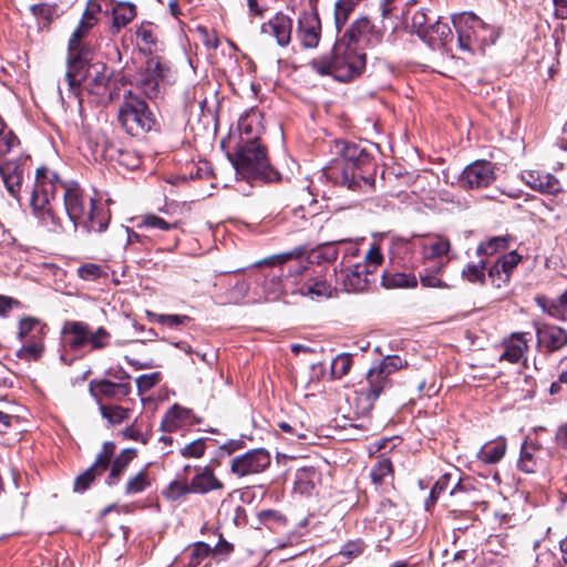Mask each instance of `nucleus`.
<instances>
[{
	"mask_svg": "<svg viewBox=\"0 0 567 567\" xmlns=\"http://www.w3.org/2000/svg\"><path fill=\"white\" fill-rule=\"evenodd\" d=\"M331 153L334 158L322 169V175L333 184L347 186L351 190H370L374 179L358 175L357 168L367 164L370 158L367 151L357 143L334 141Z\"/></svg>",
	"mask_w": 567,
	"mask_h": 567,
	"instance_id": "1",
	"label": "nucleus"
},
{
	"mask_svg": "<svg viewBox=\"0 0 567 567\" xmlns=\"http://www.w3.org/2000/svg\"><path fill=\"white\" fill-rule=\"evenodd\" d=\"M69 188L59 176L45 167L38 168L35 184L31 196V206L40 223L52 233H60L63 229L56 207L61 200L56 195L64 197V190Z\"/></svg>",
	"mask_w": 567,
	"mask_h": 567,
	"instance_id": "2",
	"label": "nucleus"
},
{
	"mask_svg": "<svg viewBox=\"0 0 567 567\" xmlns=\"http://www.w3.org/2000/svg\"><path fill=\"white\" fill-rule=\"evenodd\" d=\"M130 78L131 74L126 70L120 79L115 80L124 82L122 83V87L114 89L111 93V99L113 96L123 97V103L118 109L117 120L128 134L140 135L153 128L155 117L147 104L137 95L133 94V83Z\"/></svg>",
	"mask_w": 567,
	"mask_h": 567,
	"instance_id": "3",
	"label": "nucleus"
},
{
	"mask_svg": "<svg viewBox=\"0 0 567 567\" xmlns=\"http://www.w3.org/2000/svg\"><path fill=\"white\" fill-rule=\"evenodd\" d=\"M311 68L321 75H332L340 82H347L361 74L365 68V54L358 51L352 43L339 42L332 54L315 59Z\"/></svg>",
	"mask_w": 567,
	"mask_h": 567,
	"instance_id": "4",
	"label": "nucleus"
},
{
	"mask_svg": "<svg viewBox=\"0 0 567 567\" xmlns=\"http://www.w3.org/2000/svg\"><path fill=\"white\" fill-rule=\"evenodd\" d=\"M460 49L468 52L482 51L496 41L498 33L493 25L471 12L453 17Z\"/></svg>",
	"mask_w": 567,
	"mask_h": 567,
	"instance_id": "5",
	"label": "nucleus"
},
{
	"mask_svg": "<svg viewBox=\"0 0 567 567\" xmlns=\"http://www.w3.org/2000/svg\"><path fill=\"white\" fill-rule=\"evenodd\" d=\"M230 161L243 178H262L270 181L272 171L270 168L266 148L255 140L239 143Z\"/></svg>",
	"mask_w": 567,
	"mask_h": 567,
	"instance_id": "6",
	"label": "nucleus"
},
{
	"mask_svg": "<svg viewBox=\"0 0 567 567\" xmlns=\"http://www.w3.org/2000/svg\"><path fill=\"white\" fill-rule=\"evenodd\" d=\"M62 203L64 212L74 228L83 226L89 230H103L104 223L99 218L100 210L96 207V200L90 198L86 203L78 185H69V188L64 190Z\"/></svg>",
	"mask_w": 567,
	"mask_h": 567,
	"instance_id": "7",
	"label": "nucleus"
},
{
	"mask_svg": "<svg viewBox=\"0 0 567 567\" xmlns=\"http://www.w3.org/2000/svg\"><path fill=\"white\" fill-rule=\"evenodd\" d=\"M93 27L94 25H92L91 22L81 19L79 25L70 37L68 44V70L65 79L72 90L79 85V70L92 59L90 49L82 45V39Z\"/></svg>",
	"mask_w": 567,
	"mask_h": 567,
	"instance_id": "8",
	"label": "nucleus"
},
{
	"mask_svg": "<svg viewBox=\"0 0 567 567\" xmlns=\"http://www.w3.org/2000/svg\"><path fill=\"white\" fill-rule=\"evenodd\" d=\"M93 27L94 25H92L91 22L81 19L79 25L70 37L68 44V70L65 79L72 90L79 85V70L92 59L90 49L82 45V39Z\"/></svg>",
	"mask_w": 567,
	"mask_h": 567,
	"instance_id": "9",
	"label": "nucleus"
},
{
	"mask_svg": "<svg viewBox=\"0 0 567 567\" xmlns=\"http://www.w3.org/2000/svg\"><path fill=\"white\" fill-rule=\"evenodd\" d=\"M93 27L94 25H92L91 22L81 19L79 25L70 37L68 44V70L65 79L72 90L79 85V70L92 59L90 49L82 45V39Z\"/></svg>",
	"mask_w": 567,
	"mask_h": 567,
	"instance_id": "10",
	"label": "nucleus"
},
{
	"mask_svg": "<svg viewBox=\"0 0 567 567\" xmlns=\"http://www.w3.org/2000/svg\"><path fill=\"white\" fill-rule=\"evenodd\" d=\"M63 344L71 350L78 351L85 346L92 350L104 347L106 331L100 327L93 331L90 326L82 321H66L61 330Z\"/></svg>",
	"mask_w": 567,
	"mask_h": 567,
	"instance_id": "11",
	"label": "nucleus"
},
{
	"mask_svg": "<svg viewBox=\"0 0 567 567\" xmlns=\"http://www.w3.org/2000/svg\"><path fill=\"white\" fill-rule=\"evenodd\" d=\"M414 247L421 255L422 264L430 261L446 266L451 260L452 244L450 239L440 234H426L415 237Z\"/></svg>",
	"mask_w": 567,
	"mask_h": 567,
	"instance_id": "12",
	"label": "nucleus"
},
{
	"mask_svg": "<svg viewBox=\"0 0 567 567\" xmlns=\"http://www.w3.org/2000/svg\"><path fill=\"white\" fill-rule=\"evenodd\" d=\"M169 68L158 56L150 58L144 69L135 76L134 86L141 90L148 99L157 97L162 91Z\"/></svg>",
	"mask_w": 567,
	"mask_h": 567,
	"instance_id": "13",
	"label": "nucleus"
},
{
	"mask_svg": "<svg viewBox=\"0 0 567 567\" xmlns=\"http://www.w3.org/2000/svg\"><path fill=\"white\" fill-rule=\"evenodd\" d=\"M270 454L264 449L251 450L231 461L230 471L238 477L259 474L270 465Z\"/></svg>",
	"mask_w": 567,
	"mask_h": 567,
	"instance_id": "14",
	"label": "nucleus"
},
{
	"mask_svg": "<svg viewBox=\"0 0 567 567\" xmlns=\"http://www.w3.org/2000/svg\"><path fill=\"white\" fill-rule=\"evenodd\" d=\"M493 164L487 161H476L462 172L460 185L463 188H481L488 186L495 179Z\"/></svg>",
	"mask_w": 567,
	"mask_h": 567,
	"instance_id": "15",
	"label": "nucleus"
},
{
	"mask_svg": "<svg viewBox=\"0 0 567 567\" xmlns=\"http://www.w3.org/2000/svg\"><path fill=\"white\" fill-rule=\"evenodd\" d=\"M260 32L264 37L274 39L279 47H287L291 41L292 20L284 13H277L262 23Z\"/></svg>",
	"mask_w": 567,
	"mask_h": 567,
	"instance_id": "16",
	"label": "nucleus"
},
{
	"mask_svg": "<svg viewBox=\"0 0 567 567\" xmlns=\"http://www.w3.org/2000/svg\"><path fill=\"white\" fill-rule=\"evenodd\" d=\"M297 35L307 49H313L319 44L321 35V22L317 13L303 12L298 18Z\"/></svg>",
	"mask_w": 567,
	"mask_h": 567,
	"instance_id": "17",
	"label": "nucleus"
},
{
	"mask_svg": "<svg viewBox=\"0 0 567 567\" xmlns=\"http://www.w3.org/2000/svg\"><path fill=\"white\" fill-rule=\"evenodd\" d=\"M427 4L429 0L423 2L413 0L412 3H408L406 16L410 17L411 28L420 39H422L423 35H426L429 25L436 20L435 14L432 13V10Z\"/></svg>",
	"mask_w": 567,
	"mask_h": 567,
	"instance_id": "18",
	"label": "nucleus"
},
{
	"mask_svg": "<svg viewBox=\"0 0 567 567\" xmlns=\"http://www.w3.org/2000/svg\"><path fill=\"white\" fill-rule=\"evenodd\" d=\"M106 471V442L102 444V450L99 453L95 462L85 470L82 474L76 476L73 484V491L75 493L86 492L95 480L103 475Z\"/></svg>",
	"mask_w": 567,
	"mask_h": 567,
	"instance_id": "19",
	"label": "nucleus"
},
{
	"mask_svg": "<svg viewBox=\"0 0 567 567\" xmlns=\"http://www.w3.org/2000/svg\"><path fill=\"white\" fill-rule=\"evenodd\" d=\"M135 41L138 50L144 54H153L161 49L159 29L150 21H143L136 27Z\"/></svg>",
	"mask_w": 567,
	"mask_h": 567,
	"instance_id": "20",
	"label": "nucleus"
},
{
	"mask_svg": "<svg viewBox=\"0 0 567 567\" xmlns=\"http://www.w3.org/2000/svg\"><path fill=\"white\" fill-rule=\"evenodd\" d=\"M343 285L348 291H362L364 290L370 281L372 269L368 265L361 262L348 267L343 272Z\"/></svg>",
	"mask_w": 567,
	"mask_h": 567,
	"instance_id": "21",
	"label": "nucleus"
},
{
	"mask_svg": "<svg viewBox=\"0 0 567 567\" xmlns=\"http://www.w3.org/2000/svg\"><path fill=\"white\" fill-rule=\"evenodd\" d=\"M238 131L240 133V142L255 140L259 142V135L264 131L262 114L256 110L250 109L238 121Z\"/></svg>",
	"mask_w": 567,
	"mask_h": 567,
	"instance_id": "22",
	"label": "nucleus"
},
{
	"mask_svg": "<svg viewBox=\"0 0 567 567\" xmlns=\"http://www.w3.org/2000/svg\"><path fill=\"white\" fill-rule=\"evenodd\" d=\"M527 334L526 332H516L505 339L503 341L504 351L499 355V361H507L509 363L519 362L528 350Z\"/></svg>",
	"mask_w": 567,
	"mask_h": 567,
	"instance_id": "23",
	"label": "nucleus"
},
{
	"mask_svg": "<svg viewBox=\"0 0 567 567\" xmlns=\"http://www.w3.org/2000/svg\"><path fill=\"white\" fill-rule=\"evenodd\" d=\"M364 392L369 400H377L381 393L391 386L390 377L379 367L372 365L365 375Z\"/></svg>",
	"mask_w": 567,
	"mask_h": 567,
	"instance_id": "24",
	"label": "nucleus"
},
{
	"mask_svg": "<svg viewBox=\"0 0 567 567\" xmlns=\"http://www.w3.org/2000/svg\"><path fill=\"white\" fill-rule=\"evenodd\" d=\"M0 175L6 188L12 196L20 192L23 169L17 159H0Z\"/></svg>",
	"mask_w": 567,
	"mask_h": 567,
	"instance_id": "25",
	"label": "nucleus"
},
{
	"mask_svg": "<svg viewBox=\"0 0 567 567\" xmlns=\"http://www.w3.org/2000/svg\"><path fill=\"white\" fill-rule=\"evenodd\" d=\"M537 341L550 351L561 349L567 344V332L557 326L544 324L536 329Z\"/></svg>",
	"mask_w": 567,
	"mask_h": 567,
	"instance_id": "26",
	"label": "nucleus"
},
{
	"mask_svg": "<svg viewBox=\"0 0 567 567\" xmlns=\"http://www.w3.org/2000/svg\"><path fill=\"white\" fill-rule=\"evenodd\" d=\"M526 184L538 192L555 194L559 190V182L549 173L528 171L523 174Z\"/></svg>",
	"mask_w": 567,
	"mask_h": 567,
	"instance_id": "27",
	"label": "nucleus"
},
{
	"mask_svg": "<svg viewBox=\"0 0 567 567\" xmlns=\"http://www.w3.org/2000/svg\"><path fill=\"white\" fill-rule=\"evenodd\" d=\"M426 31V35H423L422 40L433 49L444 47L453 38L449 24L442 23L439 19L430 24Z\"/></svg>",
	"mask_w": 567,
	"mask_h": 567,
	"instance_id": "28",
	"label": "nucleus"
},
{
	"mask_svg": "<svg viewBox=\"0 0 567 567\" xmlns=\"http://www.w3.org/2000/svg\"><path fill=\"white\" fill-rule=\"evenodd\" d=\"M223 483L215 477L213 471L208 467L199 468L198 473L192 478V493L206 494L210 491L221 489Z\"/></svg>",
	"mask_w": 567,
	"mask_h": 567,
	"instance_id": "29",
	"label": "nucleus"
},
{
	"mask_svg": "<svg viewBox=\"0 0 567 567\" xmlns=\"http://www.w3.org/2000/svg\"><path fill=\"white\" fill-rule=\"evenodd\" d=\"M192 423V411L175 404L165 414L162 427L166 432H174Z\"/></svg>",
	"mask_w": 567,
	"mask_h": 567,
	"instance_id": "30",
	"label": "nucleus"
},
{
	"mask_svg": "<svg viewBox=\"0 0 567 567\" xmlns=\"http://www.w3.org/2000/svg\"><path fill=\"white\" fill-rule=\"evenodd\" d=\"M299 293L312 300L329 298L331 287L322 276L308 278L298 289Z\"/></svg>",
	"mask_w": 567,
	"mask_h": 567,
	"instance_id": "31",
	"label": "nucleus"
},
{
	"mask_svg": "<svg viewBox=\"0 0 567 567\" xmlns=\"http://www.w3.org/2000/svg\"><path fill=\"white\" fill-rule=\"evenodd\" d=\"M537 305L549 316L559 319H567V290L555 299L539 297L536 299Z\"/></svg>",
	"mask_w": 567,
	"mask_h": 567,
	"instance_id": "32",
	"label": "nucleus"
},
{
	"mask_svg": "<svg viewBox=\"0 0 567 567\" xmlns=\"http://www.w3.org/2000/svg\"><path fill=\"white\" fill-rule=\"evenodd\" d=\"M505 452L506 441L504 437H499L483 445L477 453V457L485 464H495L503 458Z\"/></svg>",
	"mask_w": 567,
	"mask_h": 567,
	"instance_id": "33",
	"label": "nucleus"
},
{
	"mask_svg": "<svg viewBox=\"0 0 567 567\" xmlns=\"http://www.w3.org/2000/svg\"><path fill=\"white\" fill-rule=\"evenodd\" d=\"M22 347L17 350V357L24 361H38L44 352V338L20 340Z\"/></svg>",
	"mask_w": 567,
	"mask_h": 567,
	"instance_id": "34",
	"label": "nucleus"
},
{
	"mask_svg": "<svg viewBox=\"0 0 567 567\" xmlns=\"http://www.w3.org/2000/svg\"><path fill=\"white\" fill-rule=\"evenodd\" d=\"M112 29L118 32L121 28L127 25L136 17V7L131 2H117L112 8Z\"/></svg>",
	"mask_w": 567,
	"mask_h": 567,
	"instance_id": "35",
	"label": "nucleus"
},
{
	"mask_svg": "<svg viewBox=\"0 0 567 567\" xmlns=\"http://www.w3.org/2000/svg\"><path fill=\"white\" fill-rule=\"evenodd\" d=\"M47 334V326L42 323L39 319L27 317L20 320L18 328V339H29L38 337L44 338Z\"/></svg>",
	"mask_w": 567,
	"mask_h": 567,
	"instance_id": "36",
	"label": "nucleus"
},
{
	"mask_svg": "<svg viewBox=\"0 0 567 567\" xmlns=\"http://www.w3.org/2000/svg\"><path fill=\"white\" fill-rule=\"evenodd\" d=\"M449 493L461 504L475 502V488L468 480H455Z\"/></svg>",
	"mask_w": 567,
	"mask_h": 567,
	"instance_id": "37",
	"label": "nucleus"
},
{
	"mask_svg": "<svg viewBox=\"0 0 567 567\" xmlns=\"http://www.w3.org/2000/svg\"><path fill=\"white\" fill-rule=\"evenodd\" d=\"M395 0H379V9L381 13V23L384 30L394 31L398 25L399 12L393 4Z\"/></svg>",
	"mask_w": 567,
	"mask_h": 567,
	"instance_id": "38",
	"label": "nucleus"
},
{
	"mask_svg": "<svg viewBox=\"0 0 567 567\" xmlns=\"http://www.w3.org/2000/svg\"><path fill=\"white\" fill-rule=\"evenodd\" d=\"M363 0H337L334 3V22L340 30L349 20L350 14Z\"/></svg>",
	"mask_w": 567,
	"mask_h": 567,
	"instance_id": "39",
	"label": "nucleus"
},
{
	"mask_svg": "<svg viewBox=\"0 0 567 567\" xmlns=\"http://www.w3.org/2000/svg\"><path fill=\"white\" fill-rule=\"evenodd\" d=\"M383 286L385 288H415L417 286V279L413 274H388L382 278Z\"/></svg>",
	"mask_w": 567,
	"mask_h": 567,
	"instance_id": "40",
	"label": "nucleus"
},
{
	"mask_svg": "<svg viewBox=\"0 0 567 567\" xmlns=\"http://www.w3.org/2000/svg\"><path fill=\"white\" fill-rule=\"evenodd\" d=\"M136 456V450L134 449H124L112 463L111 471L109 473V478L111 480H120L122 474L126 471L128 464Z\"/></svg>",
	"mask_w": 567,
	"mask_h": 567,
	"instance_id": "41",
	"label": "nucleus"
},
{
	"mask_svg": "<svg viewBox=\"0 0 567 567\" xmlns=\"http://www.w3.org/2000/svg\"><path fill=\"white\" fill-rule=\"evenodd\" d=\"M151 485L150 474L146 470H142L126 482L124 492L126 495H134L146 491Z\"/></svg>",
	"mask_w": 567,
	"mask_h": 567,
	"instance_id": "42",
	"label": "nucleus"
},
{
	"mask_svg": "<svg viewBox=\"0 0 567 567\" xmlns=\"http://www.w3.org/2000/svg\"><path fill=\"white\" fill-rule=\"evenodd\" d=\"M445 266L435 265L433 269H425L420 272L421 285L425 288H447V285L440 278Z\"/></svg>",
	"mask_w": 567,
	"mask_h": 567,
	"instance_id": "43",
	"label": "nucleus"
},
{
	"mask_svg": "<svg viewBox=\"0 0 567 567\" xmlns=\"http://www.w3.org/2000/svg\"><path fill=\"white\" fill-rule=\"evenodd\" d=\"M536 447L528 442H524L520 450V456L518 460V467L525 473H534L537 467V462L534 457Z\"/></svg>",
	"mask_w": 567,
	"mask_h": 567,
	"instance_id": "44",
	"label": "nucleus"
},
{
	"mask_svg": "<svg viewBox=\"0 0 567 567\" xmlns=\"http://www.w3.org/2000/svg\"><path fill=\"white\" fill-rule=\"evenodd\" d=\"M534 548L539 549L536 555V567H560V561L556 555L546 546H542L540 542L536 540Z\"/></svg>",
	"mask_w": 567,
	"mask_h": 567,
	"instance_id": "45",
	"label": "nucleus"
},
{
	"mask_svg": "<svg viewBox=\"0 0 567 567\" xmlns=\"http://www.w3.org/2000/svg\"><path fill=\"white\" fill-rule=\"evenodd\" d=\"M508 239L509 238L507 236H499L481 243L477 247V254L487 256L494 255L498 250L508 247Z\"/></svg>",
	"mask_w": 567,
	"mask_h": 567,
	"instance_id": "46",
	"label": "nucleus"
},
{
	"mask_svg": "<svg viewBox=\"0 0 567 567\" xmlns=\"http://www.w3.org/2000/svg\"><path fill=\"white\" fill-rule=\"evenodd\" d=\"M146 316L152 320L163 326L178 327L184 326L190 321V318L185 315H157L146 311Z\"/></svg>",
	"mask_w": 567,
	"mask_h": 567,
	"instance_id": "47",
	"label": "nucleus"
},
{
	"mask_svg": "<svg viewBox=\"0 0 567 567\" xmlns=\"http://www.w3.org/2000/svg\"><path fill=\"white\" fill-rule=\"evenodd\" d=\"M352 365V358L348 353L338 354L331 362V375L333 379H341Z\"/></svg>",
	"mask_w": 567,
	"mask_h": 567,
	"instance_id": "48",
	"label": "nucleus"
},
{
	"mask_svg": "<svg viewBox=\"0 0 567 567\" xmlns=\"http://www.w3.org/2000/svg\"><path fill=\"white\" fill-rule=\"evenodd\" d=\"M392 474V464L389 458L380 460L371 470V478L375 485L384 483L385 477Z\"/></svg>",
	"mask_w": 567,
	"mask_h": 567,
	"instance_id": "49",
	"label": "nucleus"
},
{
	"mask_svg": "<svg viewBox=\"0 0 567 567\" xmlns=\"http://www.w3.org/2000/svg\"><path fill=\"white\" fill-rule=\"evenodd\" d=\"M486 264L485 261H480L478 264L467 265L463 271L462 276L464 279L472 284H484L485 280V270Z\"/></svg>",
	"mask_w": 567,
	"mask_h": 567,
	"instance_id": "50",
	"label": "nucleus"
},
{
	"mask_svg": "<svg viewBox=\"0 0 567 567\" xmlns=\"http://www.w3.org/2000/svg\"><path fill=\"white\" fill-rule=\"evenodd\" d=\"M140 228H158L162 230H169L172 228H176L177 224H169L163 218L154 215V214H146L141 216V221L138 224Z\"/></svg>",
	"mask_w": 567,
	"mask_h": 567,
	"instance_id": "51",
	"label": "nucleus"
},
{
	"mask_svg": "<svg viewBox=\"0 0 567 567\" xmlns=\"http://www.w3.org/2000/svg\"><path fill=\"white\" fill-rule=\"evenodd\" d=\"M192 493L190 484L183 481H173L164 491L163 495L167 499L176 501L184 495Z\"/></svg>",
	"mask_w": 567,
	"mask_h": 567,
	"instance_id": "52",
	"label": "nucleus"
},
{
	"mask_svg": "<svg viewBox=\"0 0 567 567\" xmlns=\"http://www.w3.org/2000/svg\"><path fill=\"white\" fill-rule=\"evenodd\" d=\"M90 392L100 406L102 417L106 419V404L103 402L104 395H106V380L92 381Z\"/></svg>",
	"mask_w": 567,
	"mask_h": 567,
	"instance_id": "53",
	"label": "nucleus"
},
{
	"mask_svg": "<svg viewBox=\"0 0 567 567\" xmlns=\"http://www.w3.org/2000/svg\"><path fill=\"white\" fill-rule=\"evenodd\" d=\"M78 276L87 281H95L103 276V268L93 262H86L81 265L78 270Z\"/></svg>",
	"mask_w": 567,
	"mask_h": 567,
	"instance_id": "54",
	"label": "nucleus"
},
{
	"mask_svg": "<svg viewBox=\"0 0 567 567\" xmlns=\"http://www.w3.org/2000/svg\"><path fill=\"white\" fill-rule=\"evenodd\" d=\"M378 364L389 377L408 365L406 361L399 355H385Z\"/></svg>",
	"mask_w": 567,
	"mask_h": 567,
	"instance_id": "55",
	"label": "nucleus"
},
{
	"mask_svg": "<svg viewBox=\"0 0 567 567\" xmlns=\"http://www.w3.org/2000/svg\"><path fill=\"white\" fill-rule=\"evenodd\" d=\"M131 420L130 409L109 404V423L120 424L122 422H128Z\"/></svg>",
	"mask_w": 567,
	"mask_h": 567,
	"instance_id": "56",
	"label": "nucleus"
},
{
	"mask_svg": "<svg viewBox=\"0 0 567 567\" xmlns=\"http://www.w3.org/2000/svg\"><path fill=\"white\" fill-rule=\"evenodd\" d=\"M317 477V473L313 468H301L297 472V484L302 492H308L309 488L313 487V480Z\"/></svg>",
	"mask_w": 567,
	"mask_h": 567,
	"instance_id": "57",
	"label": "nucleus"
},
{
	"mask_svg": "<svg viewBox=\"0 0 567 567\" xmlns=\"http://www.w3.org/2000/svg\"><path fill=\"white\" fill-rule=\"evenodd\" d=\"M102 1L103 0H89L82 19L91 22L92 25H95L99 21V16L102 12Z\"/></svg>",
	"mask_w": 567,
	"mask_h": 567,
	"instance_id": "58",
	"label": "nucleus"
},
{
	"mask_svg": "<svg viewBox=\"0 0 567 567\" xmlns=\"http://www.w3.org/2000/svg\"><path fill=\"white\" fill-rule=\"evenodd\" d=\"M19 146V140L12 131H8L0 136V157H4Z\"/></svg>",
	"mask_w": 567,
	"mask_h": 567,
	"instance_id": "59",
	"label": "nucleus"
},
{
	"mask_svg": "<svg viewBox=\"0 0 567 567\" xmlns=\"http://www.w3.org/2000/svg\"><path fill=\"white\" fill-rule=\"evenodd\" d=\"M520 260L522 257L513 250L499 258L496 264H498L503 272H507L511 276L513 269L520 262Z\"/></svg>",
	"mask_w": 567,
	"mask_h": 567,
	"instance_id": "60",
	"label": "nucleus"
},
{
	"mask_svg": "<svg viewBox=\"0 0 567 567\" xmlns=\"http://www.w3.org/2000/svg\"><path fill=\"white\" fill-rule=\"evenodd\" d=\"M363 548L364 545L361 540H349L342 546L339 554L350 560L360 556Z\"/></svg>",
	"mask_w": 567,
	"mask_h": 567,
	"instance_id": "61",
	"label": "nucleus"
},
{
	"mask_svg": "<svg viewBox=\"0 0 567 567\" xmlns=\"http://www.w3.org/2000/svg\"><path fill=\"white\" fill-rule=\"evenodd\" d=\"M278 426L281 431L289 433L291 436H296L299 440H306L308 437L309 431L305 429L300 423L280 422Z\"/></svg>",
	"mask_w": 567,
	"mask_h": 567,
	"instance_id": "62",
	"label": "nucleus"
},
{
	"mask_svg": "<svg viewBox=\"0 0 567 567\" xmlns=\"http://www.w3.org/2000/svg\"><path fill=\"white\" fill-rule=\"evenodd\" d=\"M205 442L204 440H195L189 444L185 445L181 453L185 457H200L205 453Z\"/></svg>",
	"mask_w": 567,
	"mask_h": 567,
	"instance_id": "63",
	"label": "nucleus"
},
{
	"mask_svg": "<svg viewBox=\"0 0 567 567\" xmlns=\"http://www.w3.org/2000/svg\"><path fill=\"white\" fill-rule=\"evenodd\" d=\"M488 277L492 280V285L496 288H502L509 281L511 278V276L507 272L502 271V268L496 262L489 269Z\"/></svg>",
	"mask_w": 567,
	"mask_h": 567,
	"instance_id": "64",
	"label": "nucleus"
}]
</instances>
